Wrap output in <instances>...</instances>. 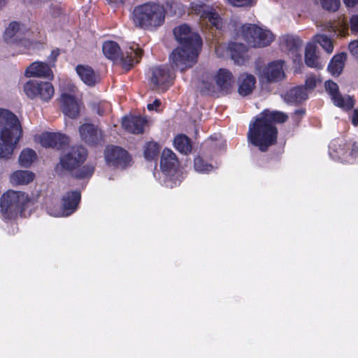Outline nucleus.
<instances>
[{
  "mask_svg": "<svg viewBox=\"0 0 358 358\" xmlns=\"http://www.w3.org/2000/svg\"><path fill=\"white\" fill-rule=\"evenodd\" d=\"M173 34L180 46L170 55V62L172 69L182 71L196 63L202 42L199 35L187 24L176 27Z\"/></svg>",
  "mask_w": 358,
  "mask_h": 358,
  "instance_id": "obj_1",
  "label": "nucleus"
},
{
  "mask_svg": "<svg viewBox=\"0 0 358 358\" xmlns=\"http://www.w3.org/2000/svg\"><path fill=\"white\" fill-rule=\"evenodd\" d=\"M287 118L284 113L264 110L254 122L250 124L248 141L261 151H266L277 141L278 130L275 124L283 123Z\"/></svg>",
  "mask_w": 358,
  "mask_h": 358,
  "instance_id": "obj_2",
  "label": "nucleus"
},
{
  "mask_svg": "<svg viewBox=\"0 0 358 358\" xmlns=\"http://www.w3.org/2000/svg\"><path fill=\"white\" fill-rule=\"evenodd\" d=\"M22 135L17 117L11 111L0 108V158H8Z\"/></svg>",
  "mask_w": 358,
  "mask_h": 358,
  "instance_id": "obj_3",
  "label": "nucleus"
},
{
  "mask_svg": "<svg viewBox=\"0 0 358 358\" xmlns=\"http://www.w3.org/2000/svg\"><path fill=\"white\" fill-rule=\"evenodd\" d=\"M165 14L166 11L162 5L149 2L135 7L131 19L135 26L150 29L164 23Z\"/></svg>",
  "mask_w": 358,
  "mask_h": 358,
  "instance_id": "obj_4",
  "label": "nucleus"
},
{
  "mask_svg": "<svg viewBox=\"0 0 358 358\" xmlns=\"http://www.w3.org/2000/svg\"><path fill=\"white\" fill-rule=\"evenodd\" d=\"M102 50L107 58L113 61L120 59L122 67L127 71L133 66L134 62L138 63L142 56V50L136 44H132L122 53L117 43L106 41L103 44Z\"/></svg>",
  "mask_w": 358,
  "mask_h": 358,
  "instance_id": "obj_5",
  "label": "nucleus"
},
{
  "mask_svg": "<svg viewBox=\"0 0 358 358\" xmlns=\"http://www.w3.org/2000/svg\"><path fill=\"white\" fill-rule=\"evenodd\" d=\"M238 35L248 45L254 47L267 46L274 39V36L270 30L252 24L243 25Z\"/></svg>",
  "mask_w": 358,
  "mask_h": 358,
  "instance_id": "obj_6",
  "label": "nucleus"
},
{
  "mask_svg": "<svg viewBox=\"0 0 358 358\" xmlns=\"http://www.w3.org/2000/svg\"><path fill=\"white\" fill-rule=\"evenodd\" d=\"M234 83L232 73L227 69H220L210 78L203 80L201 83V90L208 94L217 92H228Z\"/></svg>",
  "mask_w": 358,
  "mask_h": 358,
  "instance_id": "obj_7",
  "label": "nucleus"
},
{
  "mask_svg": "<svg viewBox=\"0 0 358 358\" xmlns=\"http://www.w3.org/2000/svg\"><path fill=\"white\" fill-rule=\"evenodd\" d=\"M27 201V196L23 192L8 191L1 198V210L6 217L11 218L22 210Z\"/></svg>",
  "mask_w": 358,
  "mask_h": 358,
  "instance_id": "obj_8",
  "label": "nucleus"
},
{
  "mask_svg": "<svg viewBox=\"0 0 358 358\" xmlns=\"http://www.w3.org/2000/svg\"><path fill=\"white\" fill-rule=\"evenodd\" d=\"M23 90L26 96L31 99H40L48 102L55 94L52 84L47 81L29 80L24 84Z\"/></svg>",
  "mask_w": 358,
  "mask_h": 358,
  "instance_id": "obj_9",
  "label": "nucleus"
},
{
  "mask_svg": "<svg viewBox=\"0 0 358 358\" xmlns=\"http://www.w3.org/2000/svg\"><path fill=\"white\" fill-rule=\"evenodd\" d=\"M191 12L200 17L203 24L215 27L216 29L220 28L221 19L212 7L201 3H192Z\"/></svg>",
  "mask_w": 358,
  "mask_h": 358,
  "instance_id": "obj_10",
  "label": "nucleus"
},
{
  "mask_svg": "<svg viewBox=\"0 0 358 358\" xmlns=\"http://www.w3.org/2000/svg\"><path fill=\"white\" fill-rule=\"evenodd\" d=\"M87 155L86 149L82 146L72 147L60 159L62 166L72 170L83 163Z\"/></svg>",
  "mask_w": 358,
  "mask_h": 358,
  "instance_id": "obj_11",
  "label": "nucleus"
},
{
  "mask_svg": "<svg viewBox=\"0 0 358 358\" xmlns=\"http://www.w3.org/2000/svg\"><path fill=\"white\" fill-rule=\"evenodd\" d=\"M106 162L113 166L124 167L130 162V156L128 152L117 146H108L105 150Z\"/></svg>",
  "mask_w": 358,
  "mask_h": 358,
  "instance_id": "obj_12",
  "label": "nucleus"
},
{
  "mask_svg": "<svg viewBox=\"0 0 358 358\" xmlns=\"http://www.w3.org/2000/svg\"><path fill=\"white\" fill-rule=\"evenodd\" d=\"M326 91L330 94L334 103L344 110L353 107L354 101L350 96H342L338 92V86L331 80L325 82Z\"/></svg>",
  "mask_w": 358,
  "mask_h": 358,
  "instance_id": "obj_13",
  "label": "nucleus"
},
{
  "mask_svg": "<svg viewBox=\"0 0 358 358\" xmlns=\"http://www.w3.org/2000/svg\"><path fill=\"white\" fill-rule=\"evenodd\" d=\"M27 78H41L52 80L54 74L51 66L43 62H34L29 65L24 72Z\"/></svg>",
  "mask_w": 358,
  "mask_h": 358,
  "instance_id": "obj_14",
  "label": "nucleus"
},
{
  "mask_svg": "<svg viewBox=\"0 0 358 358\" xmlns=\"http://www.w3.org/2000/svg\"><path fill=\"white\" fill-rule=\"evenodd\" d=\"M43 147L60 148L69 142V138L61 133L44 132L36 138Z\"/></svg>",
  "mask_w": 358,
  "mask_h": 358,
  "instance_id": "obj_15",
  "label": "nucleus"
},
{
  "mask_svg": "<svg viewBox=\"0 0 358 358\" xmlns=\"http://www.w3.org/2000/svg\"><path fill=\"white\" fill-rule=\"evenodd\" d=\"M259 76L269 82H276L282 79L285 76L283 62H271L259 72Z\"/></svg>",
  "mask_w": 358,
  "mask_h": 358,
  "instance_id": "obj_16",
  "label": "nucleus"
},
{
  "mask_svg": "<svg viewBox=\"0 0 358 358\" xmlns=\"http://www.w3.org/2000/svg\"><path fill=\"white\" fill-rule=\"evenodd\" d=\"M80 199V194L78 191L68 192L62 199L63 211L58 213H50V214L54 216H68L76 210Z\"/></svg>",
  "mask_w": 358,
  "mask_h": 358,
  "instance_id": "obj_17",
  "label": "nucleus"
},
{
  "mask_svg": "<svg viewBox=\"0 0 358 358\" xmlns=\"http://www.w3.org/2000/svg\"><path fill=\"white\" fill-rule=\"evenodd\" d=\"M83 141L88 144H96L101 141L102 134L96 127L92 124H83L79 128Z\"/></svg>",
  "mask_w": 358,
  "mask_h": 358,
  "instance_id": "obj_18",
  "label": "nucleus"
},
{
  "mask_svg": "<svg viewBox=\"0 0 358 358\" xmlns=\"http://www.w3.org/2000/svg\"><path fill=\"white\" fill-rule=\"evenodd\" d=\"M145 124L146 120L138 116H126L122 121V125L124 130L134 134L143 133Z\"/></svg>",
  "mask_w": 358,
  "mask_h": 358,
  "instance_id": "obj_19",
  "label": "nucleus"
},
{
  "mask_svg": "<svg viewBox=\"0 0 358 358\" xmlns=\"http://www.w3.org/2000/svg\"><path fill=\"white\" fill-rule=\"evenodd\" d=\"M172 76L166 66H155L151 69L150 81L155 87H162L170 83Z\"/></svg>",
  "mask_w": 358,
  "mask_h": 358,
  "instance_id": "obj_20",
  "label": "nucleus"
},
{
  "mask_svg": "<svg viewBox=\"0 0 358 358\" xmlns=\"http://www.w3.org/2000/svg\"><path fill=\"white\" fill-rule=\"evenodd\" d=\"M330 155L334 159H337L345 162H350L348 159V152L350 149V145L345 143H339L338 141H334L331 143L330 146Z\"/></svg>",
  "mask_w": 358,
  "mask_h": 358,
  "instance_id": "obj_21",
  "label": "nucleus"
},
{
  "mask_svg": "<svg viewBox=\"0 0 358 358\" xmlns=\"http://www.w3.org/2000/svg\"><path fill=\"white\" fill-rule=\"evenodd\" d=\"M64 113L71 118H75L79 113V105L74 96L69 94L62 95Z\"/></svg>",
  "mask_w": 358,
  "mask_h": 358,
  "instance_id": "obj_22",
  "label": "nucleus"
},
{
  "mask_svg": "<svg viewBox=\"0 0 358 358\" xmlns=\"http://www.w3.org/2000/svg\"><path fill=\"white\" fill-rule=\"evenodd\" d=\"M76 69L82 81L86 85L93 86L99 81V76L90 66L78 65Z\"/></svg>",
  "mask_w": 358,
  "mask_h": 358,
  "instance_id": "obj_23",
  "label": "nucleus"
},
{
  "mask_svg": "<svg viewBox=\"0 0 358 358\" xmlns=\"http://www.w3.org/2000/svg\"><path fill=\"white\" fill-rule=\"evenodd\" d=\"M306 64L311 68L321 69L324 64L316 53V46L313 43L307 45L305 51Z\"/></svg>",
  "mask_w": 358,
  "mask_h": 358,
  "instance_id": "obj_24",
  "label": "nucleus"
},
{
  "mask_svg": "<svg viewBox=\"0 0 358 358\" xmlns=\"http://www.w3.org/2000/svg\"><path fill=\"white\" fill-rule=\"evenodd\" d=\"M238 93L241 96L250 94L255 88L256 79L253 75L243 73L238 78Z\"/></svg>",
  "mask_w": 358,
  "mask_h": 358,
  "instance_id": "obj_25",
  "label": "nucleus"
},
{
  "mask_svg": "<svg viewBox=\"0 0 358 358\" xmlns=\"http://www.w3.org/2000/svg\"><path fill=\"white\" fill-rule=\"evenodd\" d=\"M246 46L241 43H231L229 45L227 54L229 53L231 59L238 65L243 64L245 61V53Z\"/></svg>",
  "mask_w": 358,
  "mask_h": 358,
  "instance_id": "obj_26",
  "label": "nucleus"
},
{
  "mask_svg": "<svg viewBox=\"0 0 358 358\" xmlns=\"http://www.w3.org/2000/svg\"><path fill=\"white\" fill-rule=\"evenodd\" d=\"M284 100L288 103H297L308 98L306 89L296 87L288 90L283 96Z\"/></svg>",
  "mask_w": 358,
  "mask_h": 358,
  "instance_id": "obj_27",
  "label": "nucleus"
},
{
  "mask_svg": "<svg viewBox=\"0 0 358 358\" xmlns=\"http://www.w3.org/2000/svg\"><path fill=\"white\" fill-rule=\"evenodd\" d=\"M178 160L176 154L170 149H164L162 154L160 166L163 171H169L176 167Z\"/></svg>",
  "mask_w": 358,
  "mask_h": 358,
  "instance_id": "obj_28",
  "label": "nucleus"
},
{
  "mask_svg": "<svg viewBox=\"0 0 358 358\" xmlns=\"http://www.w3.org/2000/svg\"><path fill=\"white\" fill-rule=\"evenodd\" d=\"M345 59L346 55L345 53L334 56L328 66L329 71L333 76H338L343 71Z\"/></svg>",
  "mask_w": 358,
  "mask_h": 358,
  "instance_id": "obj_29",
  "label": "nucleus"
},
{
  "mask_svg": "<svg viewBox=\"0 0 358 358\" xmlns=\"http://www.w3.org/2000/svg\"><path fill=\"white\" fill-rule=\"evenodd\" d=\"M34 175L29 171H16L10 176V182L14 185H27L34 180Z\"/></svg>",
  "mask_w": 358,
  "mask_h": 358,
  "instance_id": "obj_30",
  "label": "nucleus"
},
{
  "mask_svg": "<svg viewBox=\"0 0 358 358\" xmlns=\"http://www.w3.org/2000/svg\"><path fill=\"white\" fill-rule=\"evenodd\" d=\"M301 45V40L293 36H284L280 42V46L283 50L292 52H296Z\"/></svg>",
  "mask_w": 358,
  "mask_h": 358,
  "instance_id": "obj_31",
  "label": "nucleus"
},
{
  "mask_svg": "<svg viewBox=\"0 0 358 358\" xmlns=\"http://www.w3.org/2000/svg\"><path fill=\"white\" fill-rule=\"evenodd\" d=\"M24 28L20 24L13 22L6 28L5 37L6 39L15 38V40H17L24 33Z\"/></svg>",
  "mask_w": 358,
  "mask_h": 358,
  "instance_id": "obj_32",
  "label": "nucleus"
},
{
  "mask_svg": "<svg viewBox=\"0 0 358 358\" xmlns=\"http://www.w3.org/2000/svg\"><path fill=\"white\" fill-rule=\"evenodd\" d=\"M173 143L175 148L181 153L187 155L192 150L189 139L185 135L177 136Z\"/></svg>",
  "mask_w": 358,
  "mask_h": 358,
  "instance_id": "obj_33",
  "label": "nucleus"
},
{
  "mask_svg": "<svg viewBox=\"0 0 358 358\" xmlns=\"http://www.w3.org/2000/svg\"><path fill=\"white\" fill-rule=\"evenodd\" d=\"M36 159L35 151L30 148L24 149L19 157V162L22 166H29Z\"/></svg>",
  "mask_w": 358,
  "mask_h": 358,
  "instance_id": "obj_34",
  "label": "nucleus"
},
{
  "mask_svg": "<svg viewBox=\"0 0 358 358\" xmlns=\"http://www.w3.org/2000/svg\"><path fill=\"white\" fill-rule=\"evenodd\" d=\"M315 38L316 42H317L328 54L333 52V42L327 36L318 34L315 36Z\"/></svg>",
  "mask_w": 358,
  "mask_h": 358,
  "instance_id": "obj_35",
  "label": "nucleus"
},
{
  "mask_svg": "<svg viewBox=\"0 0 358 358\" xmlns=\"http://www.w3.org/2000/svg\"><path fill=\"white\" fill-rule=\"evenodd\" d=\"M159 152L158 145L155 143L150 142L146 144V147L144 151L145 157L151 160L153 159Z\"/></svg>",
  "mask_w": 358,
  "mask_h": 358,
  "instance_id": "obj_36",
  "label": "nucleus"
},
{
  "mask_svg": "<svg viewBox=\"0 0 358 358\" xmlns=\"http://www.w3.org/2000/svg\"><path fill=\"white\" fill-rule=\"evenodd\" d=\"M194 169L198 172L204 173L210 171L213 166L205 163L200 157H197L194 159Z\"/></svg>",
  "mask_w": 358,
  "mask_h": 358,
  "instance_id": "obj_37",
  "label": "nucleus"
},
{
  "mask_svg": "<svg viewBox=\"0 0 358 358\" xmlns=\"http://www.w3.org/2000/svg\"><path fill=\"white\" fill-rule=\"evenodd\" d=\"M94 167L91 165H86L78 170L76 173V177L78 178H85L92 175Z\"/></svg>",
  "mask_w": 358,
  "mask_h": 358,
  "instance_id": "obj_38",
  "label": "nucleus"
},
{
  "mask_svg": "<svg viewBox=\"0 0 358 358\" xmlns=\"http://www.w3.org/2000/svg\"><path fill=\"white\" fill-rule=\"evenodd\" d=\"M323 8L327 10L335 11L340 6L339 0H320Z\"/></svg>",
  "mask_w": 358,
  "mask_h": 358,
  "instance_id": "obj_39",
  "label": "nucleus"
},
{
  "mask_svg": "<svg viewBox=\"0 0 358 358\" xmlns=\"http://www.w3.org/2000/svg\"><path fill=\"white\" fill-rule=\"evenodd\" d=\"M227 1L234 6L244 7L253 6L256 0H227Z\"/></svg>",
  "mask_w": 358,
  "mask_h": 358,
  "instance_id": "obj_40",
  "label": "nucleus"
},
{
  "mask_svg": "<svg viewBox=\"0 0 358 358\" xmlns=\"http://www.w3.org/2000/svg\"><path fill=\"white\" fill-rule=\"evenodd\" d=\"M348 49L350 53L358 59V40H355L349 43Z\"/></svg>",
  "mask_w": 358,
  "mask_h": 358,
  "instance_id": "obj_41",
  "label": "nucleus"
},
{
  "mask_svg": "<svg viewBox=\"0 0 358 358\" xmlns=\"http://www.w3.org/2000/svg\"><path fill=\"white\" fill-rule=\"evenodd\" d=\"M320 80L315 76H309L306 80V89L313 90Z\"/></svg>",
  "mask_w": 358,
  "mask_h": 358,
  "instance_id": "obj_42",
  "label": "nucleus"
},
{
  "mask_svg": "<svg viewBox=\"0 0 358 358\" xmlns=\"http://www.w3.org/2000/svg\"><path fill=\"white\" fill-rule=\"evenodd\" d=\"M351 29L353 31H358V15H354L350 20Z\"/></svg>",
  "mask_w": 358,
  "mask_h": 358,
  "instance_id": "obj_43",
  "label": "nucleus"
},
{
  "mask_svg": "<svg viewBox=\"0 0 358 358\" xmlns=\"http://www.w3.org/2000/svg\"><path fill=\"white\" fill-rule=\"evenodd\" d=\"M350 148H351V151L350 152H348V159H350V160L351 159H354L356 156V154L358 152V147L356 145V144L353 143L352 145H350Z\"/></svg>",
  "mask_w": 358,
  "mask_h": 358,
  "instance_id": "obj_44",
  "label": "nucleus"
},
{
  "mask_svg": "<svg viewBox=\"0 0 358 358\" xmlns=\"http://www.w3.org/2000/svg\"><path fill=\"white\" fill-rule=\"evenodd\" d=\"M161 102L159 99H155L153 103L148 105V109L149 110H157V108L160 106Z\"/></svg>",
  "mask_w": 358,
  "mask_h": 358,
  "instance_id": "obj_45",
  "label": "nucleus"
},
{
  "mask_svg": "<svg viewBox=\"0 0 358 358\" xmlns=\"http://www.w3.org/2000/svg\"><path fill=\"white\" fill-rule=\"evenodd\" d=\"M59 51L58 49H55V50H53L52 52H51V54L48 57V59H49V62H54L57 57L59 56Z\"/></svg>",
  "mask_w": 358,
  "mask_h": 358,
  "instance_id": "obj_46",
  "label": "nucleus"
},
{
  "mask_svg": "<svg viewBox=\"0 0 358 358\" xmlns=\"http://www.w3.org/2000/svg\"><path fill=\"white\" fill-rule=\"evenodd\" d=\"M352 122L355 126H358V109H355L353 111Z\"/></svg>",
  "mask_w": 358,
  "mask_h": 358,
  "instance_id": "obj_47",
  "label": "nucleus"
},
{
  "mask_svg": "<svg viewBox=\"0 0 358 358\" xmlns=\"http://www.w3.org/2000/svg\"><path fill=\"white\" fill-rule=\"evenodd\" d=\"M113 7L117 8L124 3V0H108Z\"/></svg>",
  "mask_w": 358,
  "mask_h": 358,
  "instance_id": "obj_48",
  "label": "nucleus"
},
{
  "mask_svg": "<svg viewBox=\"0 0 358 358\" xmlns=\"http://www.w3.org/2000/svg\"><path fill=\"white\" fill-rule=\"evenodd\" d=\"M347 7H353L358 3V0H343Z\"/></svg>",
  "mask_w": 358,
  "mask_h": 358,
  "instance_id": "obj_49",
  "label": "nucleus"
},
{
  "mask_svg": "<svg viewBox=\"0 0 358 358\" xmlns=\"http://www.w3.org/2000/svg\"><path fill=\"white\" fill-rule=\"evenodd\" d=\"M223 49L224 47L222 45L216 48L215 52L218 57H224L226 56V55L224 52H222Z\"/></svg>",
  "mask_w": 358,
  "mask_h": 358,
  "instance_id": "obj_50",
  "label": "nucleus"
},
{
  "mask_svg": "<svg viewBox=\"0 0 358 358\" xmlns=\"http://www.w3.org/2000/svg\"><path fill=\"white\" fill-rule=\"evenodd\" d=\"M59 13V8L57 6H55L53 8V11H52V15H56L57 14Z\"/></svg>",
  "mask_w": 358,
  "mask_h": 358,
  "instance_id": "obj_51",
  "label": "nucleus"
},
{
  "mask_svg": "<svg viewBox=\"0 0 358 358\" xmlns=\"http://www.w3.org/2000/svg\"><path fill=\"white\" fill-rule=\"evenodd\" d=\"M6 3V0H0V8L3 6Z\"/></svg>",
  "mask_w": 358,
  "mask_h": 358,
  "instance_id": "obj_52",
  "label": "nucleus"
},
{
  "mask_svg": "<svg viewBox=\"0 0 358 358\" xmlns=\"http://www.w3.org/2000/svg\"><path fill=\"white\" fill-rule=\"evenodd\" d=\"M296 113H303L302 111H299V110H296Z\"/></svg>",
  "mask_w": 358,
  "mask_h": 358,
  "instance_id": "obj_53",
  "label": "nucleus"
}]
</instances>
